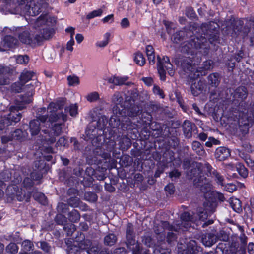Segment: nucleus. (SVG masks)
<instances>
[{
	"mask_svg": "<svg viewBox=\"0 0 254 254\" xmlns=\"http://www.w3.org/2000/svg\"><path fill=\"white\" fill-rule=\"evenodd\" d=\"M216 236L217 241L219 240L224 242L227 241L229 238L228 234L224 231H220Z\"/></svg>",
	"mask_w": 254,
	"mask_h": 254,
	"instance_id": "8fccbe9b",
	"label": "nucleus"
},
{
	"mask_svg": "<svg viewBox=\"0 0 254 254\" xmlns=\"http://www.w3.org/2000/svg\"><path fill=\"white\" fill-rule=\"evenodd\" d=\"M237 169L239 174L243 178H246L248 176V170L244 165L239 164L237 167Z\"/></svg>",
	"mask_w": 254,
	"mask_h": 254,
	"instance_id": "de8ad7c7",
	"label": "nucleus"
},
{
	"mask_svg": "<svg viewBox=\"0 0 254 254\" xmlns=\"http://www.w3.org/2000/svg\"><path fill=\"white\" fill-rule=\"evenodd\" d=\"M17 30L18 32L19 39L22 43L33 47L40 45L41 38L39 34L31 35L28 30L22 31L21 28H18Z\"/></svg>",
	"mask_w": 254,
	"mask_h": 254,
	"instance_id": "0eeeda50",
	"label": "nucleus"
},
{
	"mask_svg": "<svg viewBox=\"0 0 254 254\" xmlns=\"http://www.w3.org/2000/svg\"><path fill=\"white\" fill-rule=\"evenodd\" d=\"M243 24V22L242 20H237L235 21L234 24L233 31L236 34H238V33L240 31L242 28V26Z\"/></svg>",
	"mask_w": 254,
	"mask_h": 254,
	"instance_id": "864d4df0",
	"label": "nucleus"
},
{
	"mask_svg": "<svg viewBox=\"0 0 254 254\" xmlns=\"http://www.w3.org/2000/svg\"><path fill=\"white\" fill-rule=\"evenodd\" d=\"M68 205L72 207H77L80 203L79 199L77 197H72L67 200Z\"/></svg>",
	"mask_w": 254,
	"mask_h": 254,
	"instance_id": "37998d69",
	"label": "nucleus"
},
{
	"mask_svg": "<svg viewBox=\"0 0 254 254\" xmlns=\"http://www.w3.org/2000/svg\"><path fill=\"white\" fill-rule=\"evenodd\" d=\"M16 62L20 64H26L29 61V57L27 55H18L17 56Z\"/></svg>",
	"mask_w": 254,
	"mask_h": 254,
	"instance_id": "bf43d9fd",
	"label": "nucleus"
},
{
	"mask_svg": "<svg viewBox=\"0 0 254 254\" xmlns=\"http://www.w3.org/2000/svg\"><path fill=\"white\" fill-rule=\"evenodd\" d=\"M217 206V203L213 201L208 200L204 203L205 209L210 214H211L215 211Z\"/></svg>",
	"mask_w": 254,
	"mask_h": 254,
	"instance_id": "72a5a7b5",
	"label": "nucleus"
},
{
	"mask_svg": "<svg viewBox=\"0 0 254 254\" xmlns=\"http://www.w3.org/2000/svg\"><path fill=\"white\" fill-rule=\"evenodd\" d=\"M190 215V218H193L194 221L191 222V225L192 223H198L199 221H204L207 219L208 216L210 214L205 210V211L202 210V208H200L198 210L197 214H193L191 215L190 213L187 212ZM191 225L189 227L190 228Z\"/></svg>",
	"mask_w": 254,
	"mask_h": 254,
	"instance_id": "aec40b11",
	"label": "nucleus"
},
{
	"mask_svg": "<svg viewBox=\"0 0 254 254\" xmlns=\"http://www.w3.org/2000/svg\"><path fill=\"white\" fill-rule=\"evenodd\" d=\"M23 184L25 188H29L33 186V182L30 178L27 177L24 179Z\"/></svg>",
	"mask_w": 254,
	"mask_h": 254,
	"instance_id": "69168bd1",
	"label": "nucleus"
},
{
	"mask_svg": "<svg viewBox=\"0 0 254 254\" xmlns=\"http://www.w3.org/2000/svg\"><path fill=\"white\" fill-rule=\"evenodd\" d=\"M231 204L232 208L235 211L238 212L241 208V202L237 198L233 199Z\"/></svg>",
	"mask_w": 254,
	"mask_h": 254,
	"instance_id": "c03bdc74",
	"label": "nucleus"
},
{
	"mask_svg": "<svg viewBox=\"0 0 254 254\" xmlns=\"http://www.w3.org/2000/svg\"><path fill=\"white\" fill-rule=\"evenodd\" d=\"M117 240L116 236L113 233H110L104 237V242L105 245L111 246L116 243Z\"/></svg>",
	"mask_w": 254,
	"mask_h": 254,
	"instance_id": "473e14b6",
	"label": "nucleus"
},
{
	"mask_svg": "<svg viewBox=\"0 0 254 254\" xmlns=\"http://www.w3.org/2000/svg\"><path fill=\"white\" fill-rule=\"evenodd\" d=\"M143 243L148 247H152L154 242L150 236H144L142 239Z\"/></svg>",
	"mask_w": 254,
	"mask_h": 254,
	"instance_id": "603ef678",
	"label": "nucleus"
},
{
	"mask_svg": "<svg viewBox=\"0 0 254 254\" xmlns=\"http://www.w3.org/2000/svg\"><path fill=\"white\" fill-rule=\"evenodd\" d=\"M18 43V40L9 35L4 37L0 44V51H3L15 47Z\"/></svg>",
	"mask_w": 254,
	"mask_h": 254,
	"instance_id": "dca6fc26",
	"label": "nucleus"
},
{
	"mask_svg": "<svg viewBox=\"0 0 254 254\" xmlns=\"http://www.w3.org/2000/svg\"><path fill=\"white\" fill-rule=\"evenodd\" d=\"M181 68L183 71L190 78H195L199 75H196L195 73L192 75L196 70L195 66L192 64V61L190 57H184L181 59L180 61Z\"/></svg>",
	"mask_w": 254,
	"mask_h": 254,
	"instance_id": "ddd939ff",
	"label": "nucleus"
},
{
	"mask_svg": "<svg viewBox=\"0 0 254 254\" xmlns=\"http://www.w3.org/2000/svg\"><path fill=\"white\" fill-rule=\"evenodd\" d=\"M42 35H40L41 40L40 43L43 41V40H47L50 38L54 34V30L52 28H44L43 29V31L41 32Z\"/></svg>",
	"mask_w": 254,
	"mask_h": 254,
	"instance_id": "f704fd0d",
	"label": "nucleus"
},
{
	"mask_svg": "<svg viewBox=\"0 0 254 254\" xmlns=\"http://www.w3.org/2000/svg\"><path fill=\"white\" fill-rule=\"evenodd\" d=\"M103 13V10L101 9H98L97 10H95L89 13H88L86 16V18L88 19H92L95 17L99 16L101 15Z\"/></svg>",
	"mask_w": 254,
	"mask_h": 254,
	"instance_id": "3c124183",
	"label": "nucleus"
},
{
	"mask_svg": "<svg viewBox=\"0 0 254 254\" xmlns=\"http://www.w3.org/2000/svg\"><path fill=\"white\" fill-rule=\"evenodd\" d=\"M128 97L126 98L124 102L120 93L116 92L114 93L112 98V102L115 105L113 109V114L117 115L118 112H119L120 115L126 113L125 107L128 106V105L126 104L128 100Z\"/></svg>",
	"mask_w": 254,
	"mask_h": 254,
	"instance_id": "9b49d317",
	"label": "nucleus"
},
{
	"mask_svg": "<svg viewBox=\"0 0 254 254\" xmlns=\"http://www.w3.org/2000/svg\"><path fill=\"white\" fill-rule=\"evenodd\" d=\"M230 155V151L229 149L225 147H219L216 149L215 156L216 158L219 161H223L227 159Z\"/></svg>",
	"mask_w": 254,
	"mask_h": 254,
	"instance_id": "4be33fe9",
	"label": "nucleus"
},
{
	"mask_svg": "<svg viewBox=\"0 0 254 254\" xmlns=\"http://www.w3.org/2000/svg\"><path fill=\"white\" fill-rule=\"evenodd\" d=\"M131 95L132 96L130 97L128 100L129 103L127 104L128 105V106L125 107V110L127 115L132 117H135L139 114L141 110V108L137 104V102H135L136 97L138 96V93L136 91H134L131 93Z\"/></svg>",
	"mask_w": 254,
	"mask_h": 254,
	"instance_id": "9d476101",
	"label": "nucleus"
},
{
	"mask_svg": "<svg viewBox=\"0 0 254 254\" xmlns=\"http://www.w3.org/2000/svg\"><path fill=\"white\" fill-rule=\"evenodd\" d=\"M193 184L196 187L199 188L203 193L208 191L211 188V184L204 176L195 177L193 179Z\"/></svg>",
	"mask_w": 254,
	"mask_h": 254,
	"instance_id": "2eb2a0df",
	"label": "nucleus"
},
{
	"mask_svg": "<svg viewBox=\"0 0 254 254\" xmlns=\"http://www.w3.org/2000/svg\"><path fill=\"white\" fill-rule=\"evenodd\" d=\"M192 148L193 151H194L199 156H202L205 153L203 146L197 141H193L192 143Z\"/></svg>",
	"mask_w": 254,
	"mask_h": 254,
	"instance_id": "7c9ffc66",
	"label": "nucleus"
},
{
	"mask_svg": "<svg viewBox=\"0 0 254 254\" xmlns=\"http://www.w3.org/2000/svg\"><path fill=\"white\" fill-rule=\"evenodd\" d=\"M68 209V204L61 202L57 206V210L59 212L66 213Z\"/></svg>",
	"mask_w": 254,
	"mask_h": 254,
	"instance_id": "13d9d810",
	"label": "nucleus"
},
{
	"mask_svg": "<svg viewBox=\"0 0 254 254\" xmlns=\"http://www.w3.org/2000/svg\"><path fill=\"white\" fill-rule=\"evenodd\" d=\"M22 246L24 251H30L33 247V244L29 240H25L22 242Z\"/></svg>",
	"mask_w": 254,
	"mask_h": 254,
	"instance_id": "052dcab7",
	"label": "nucleus"
},
{
	"mask_svg": "<svg viewBox=\"0 0 254 254\" xmlns=\"http://www.w3.org/2000/svg\"><path fill=\"white\" fill-rule=\"evenodd\" d=\"M153 92L154 94L156 95H158L160 96V97L162 98H164V94L163 92V91L159 87L157 86H154L153 89Z\"/></svg>",
	"mask_w": 254,
	"mask_h": 254,
	"instance_id": "338daca9",
	"label": "nucleus"
},
{
	"mask_svg": "<svg viewBox=\"0 0 254 254\" xmlns=\"http://www.w3.org/2000/svg\"><path fill=\"white\" fill-rule=\"evenodd\" d=\"M65 110L67 112H69L71 116H74L77 113V106L76 105H71Z\"/></svg>",
	"mask_w": 254,
	"mask_h": 254,
	"instance_id": "680f3d73",
	"label": "nucleus"
},
{
	"mask_svg": "<svg viewBox=\"0 0 254 254\" xmlns=\"http://www.w3.org/2000/svg\"><path fill=\"white\" fill-rule=\"evenodd\" d=\"M200 251H201V248L197 246L195 241L190 240L187 243V251L186 252L188 254H197Z\"/></svg>",
	"mask_w": 254,
	"mask_h": 254,
	"instance_id": "c85d7f7f",
	"label": "nucleus"
},
{
	"mask_svg": "<svg viewBox=\"0 0 254 254\" xmlns=\"http://www.w3.org/2000/svg\"><path fill=\"white\" fill-rule=\"evenodd\" d=\"M58 105L51 103L48 108L47 123L51 125L50 130H42L45 134L44 139L48 144H53L56 141V137L62 133V129L64 127V123L67 120L66 115L62 112H57Z\"/></svg>",
	"mask_w": 254,
	"mask_h": 254,
	"instance_id": "7ed1b4c3",
	"label": "nucleus"
},
{
	"mask_svg": "<svg viewBox=\"0 0 254 254\" xmlns=\"http://www.w3.org/2000/svg\"><path fill=\"white\" fill-rule=\"evenodd\" d=\"M64 229L67 236L71 235L76 230L75 226L73 224H67L64 226Z\"/></svg>",
	"mask_w": 254,
	"mask_h": 254,
	"instance_id": "49530a36",
	"label": "nucleus"
},
{
	"mask_svg": "<svg viewBox=\"0 0 254 254\" xmlns=\"http://www.w3.org/2000/svg\"><path fill=\"white\" fill-rule=\"evenodd\" d=\"M48 16L46 14L39 16L36 21V25L40 26L46 24L48 21Z\"/></svg>",
	"mask_w": 254,
	"mask_h": 254,
	"instance_id": "5fc2aeb1",
	"label": "nucleus"
},
{
	"mask_svg": "<svg viewBox=\"0 0 254 254\" xmlns=\"http://www.w3.org/2000/svg\"><path fill=\"white\" fill-rule=\"evenodd\" d=\"M12 189L15 192H12V199H16L19 201L25 199L26 202L29 201L31 197V194L29 193L26 195L24 190L22 189H19L17 186L12 187Z\"/></svg>",
	"mask_w": 254,
	"mask_h": 254,
	"instance_id": "f3484780",
	"label": "nucleus"
},
{
	"mask_svg": "<svg viewBox=\"0 0 254 254\" xmlns=\"http://www.w3.org/2000/svg\"><path fill=\"white\" fill-rule=\"evenodd\" d=\"M128 79V77L127 76H113L108 79V81L110 83H112L115 85H122L123 84H126L127 85H129L131 84V82H126Z\"/></svg>",
	"mask_w": 254,
	"mask_h": 254,
	"instance_id": "5701e85b",
	"label": "nucleus"
},
{
	"mask_svg": "<svg viewBox=\"0 0 254 254\" xmlns=\"http://www.w3.org/2000/svg\"><path fill=\"white\" fill-rule=\"evenodd\" d=\"M186 15L190 19L195 18L196 16V14L193 8L191 7H188L186 9Z\"/></svg>",
	"mask_w": 254,
	"mask_h": 254,
	"instance_id": "e2e57ef3",
	"label": "nucleus"
},
{
	"mask_svg": "<svg viewBox=\"0 0 254 254\" xmlns=\"http://www.w3.org/2000/svg\"><path fill=\"white\" fill-rule=\"evenodd\" d=\"M100 97L99 94L97 92H92L88 94L85 98L90 102H94L97 101Z\"/></svg>",
	"mask_w": 254,
	"mask_h": 254,
	"instance_id": "e433bc0d",
	"label": "nucleus"
},
{
	"mask_svg": "<svg viewBox=\"0 0 254 254\" xmlns=\"http://www.w3.org/2000/svg\"><path fill=\"white\" fill-rule=\"evenodd\" d=\"M108 120L105 116H102L97 122L93 121L88 127L86 130V134L90 139H93L96 137L97 129L102 130L108 123Z\"/></svg>",
	"mask_w": 254,
	"mask_h": 254,
	"instance_id": "1a4fd4ad",
	"label": "nucleus"
},
{
	"mask_svg": "<svg viewBox=\"0 0 254 254\" xmlns=\"http://www.w3.org/2000/svg\"><path fill=\"white\" fill-rule=\"evenodd\" d=\"M157 69L159 74L160 79L164 81L165 80V70H167L169 75L173 76L174 74L175 71L173 69V65L170 63L169 58L166 56L163 57L162 59L158 56L157 57Z\"/></svg>",
	"mask_w": 254,
	"mask_h": 254,
	"instance_id": "423d86ee",
	"label": "nucleus"
},
{
	"mask_svg": "<svg viewBox=\"0 0 254 254\" xmlns=\"http://www.w3.org/2000/svg\"><path fill=\"white\" fill-rule=\"evenodd\" d=\"M202 68L204 70H208L213 68V62L209 60L204 62L202 64Z\"/></svg>",
	"mask_w": 254,
	"mask_h": 254,
	"instance_id": "4d7b16f0",
	"label": "nucleus"
},
{
	"mask_svg": "<svg viewBox=\"0 0 254 254\" xmlns=\"http://www.w3.org/2000/svg\"><path fill=\"white\" fill-rule=\"evenodd\" d=\"M229 251L230 254H246L245 248L240 246L236 237L232 238L230 242Z\"/></svg>",
	"mask_w": 254,
	"mask_h": 254,
	"instance_id": "6ab92c4d",
	"label": "nucleus"
},
{
	"mask_svg": "<svg viewBox=\"0 0 254 254\" xmlns=\"http://www.w3.org/2000/svg\"><path fill=\"white\" fill-rule=\"evenodd\" d=\"M163 24L165 26L167 33L171 34L176 28V24L167 20H163Z\"/></svg>",
	"mask_w": 254,
	"mask_h": 254,
	"instance_id": "58836bf2",
	"label": "nucleus"
},
{
	"mask_svg": "<svg viewBox=\"0 0 254 254\" xmlns=\"http://www.w3.org/2000/svg\"><path fill=\"white\" fill-rule=\"evenodd\" d=\"M18 246L15 243H10L6 247V251L8 253L16 254L18 252Z\"/></svg>",
	"mask_w": 254,
	"mask_h": 254,
	"instance_id": "ea45409f",
	"label": "nucleus"
},
{
	"mask_svg": "<svg viewBox=\"0 0 254 254\" xmlns=\"http://www.w3.org/2000/svg\"><path fill=\"white\" fill-rule=\"evenodd\" d=\"M67 81L69 86H75L79 84V78L74 75L68 76Z\"/></svg>",
	"mask_w": 254,
	"mask_h": 254,
	"instance_id": "a19ab883",
	"label": "nucleus"
},
{
	"mask_svg": "<svg viewBox=\"0 0 254 254\" xmlns=\"http://www.w3.org/2000/svg\"><path fill=\"white\" fill-rule=\"evenodd\" d=\"M34 75V72L29 71H23L20 77V81L24 85L27 82L30 80Z\"/></svg>",
	"mask_w": 254,
	"mask_h": 254,
	"instance_id": "2f4dec72",
	"label": "nucleus"
},
{
	"mask_svg": "<svg viewBox=\"0 0 254 254\" xmlns=\"http://www.w3.org/2000/svg\"><path fill=\"white\" fill-rule=\"evenodd\" d=\"M125 114L123 113L122 115H120L119 112L117 115L114 114V115L111 116L109 120V124L111 127L113 128L118 127L123 121L122 118Z\"/></svg>",
	"mask_w": 254,
	"mask_h": 254,
	"instance_id": "a878e982",
	"label": "nucleus"
},
{
	"mask_svg": "<svg viewBox=\"0 0 254 254\" xmlns=\"http://www.w3.org/2000/svg\"><path fill=\"white\" fill-rule=\"evenodd\" d=\"M205 84L204 82L201 80L195 82L191 86V91L192 94L195 96H198L204 89Z\"/></svg>",
	"mask_w": 254,
	"mask_h": 254,
	"instance_id": "393cba45",
	"label": "nucleus"
},
{
	"mask_svg": "<svg viewBox=\"0 0 254 254\" xmlns=\"http://www.w3.org/2000/svg\"><path fill=\"white\" fill-rule=\"evenodd\" d=\"M36 120L31 121L29 123V128L32 135H36L40 131V123H45L48 119V110L45 108L38 109L36 113Z\"/></svg>",
	"mask_w": 254,
	"mask_h": 254,
	"instance_id": "39448f33",
	"label": "nucleus"
},
{
	"mask_svg": "<svg viewBox=\"0 0 254 254\" xmlns=\"http://www.w3.org/2000/svg\"><path fill=\"white\" fill-rule=\"evenodd\" d=\"M33 84L34 87L35 86H36L35 84L36 83V81H32L30 84H28L26 85H24L22 83H21V82H16L13 84L11 85V89L13 91H14L15 92H20L22 90L26 92V93L22 96H21L19 99H20L21 97L24 96V99L26 100L27 99V97L29 96V94L30 95V88L29 87H27V85L30 84ZM34 89V88H33ZM34 94V90H33V94Z\"/></svg>",
	"mask_w": 254,
	"mask_h": 254,
	"instance_id": "4468645a",
	"label": "nucleus"
},
{
	"mask_svg": "<svg viewBox=\"0 0 254 254\" xmlns=\"http://www.w3.org/2000/svg\"><path fill=\"white\" fill-rule=\"evenodd\" d=\"M27 87L30 88V95L29 94L26 100L24 99V96L20 99H17L15 101V105L10 107L9 109L10 113L8 116L5 118L7 126L12 125L13 123L18 122L21 118V114L19 111L26 108V105L32 101L33 84L31 83L27 85Z\"/></svg>",
	"mask_w": 254,
	"mask_h": 254,
	"instance_id": "20e7f679",
	"label": "nucleus"
},
{
	"mask_svg": "<svg viewBox=\"0 0 254 254\" xmlns=\"http://www.w3.org/2000/svg\"><path fill=\"white\" fill-rule=\"evenodd\" d=\"M11 70L8 67L0 65V85H7L9 83L8 75Z\"/></svg>",
	"mask_w": 254,
	"mask_h": 254,
	"instance_id": "412c9836",
	"label": "nucleus"
},
{
	"mask_svg": "<svg viewBox=\"0 0 254 254\" xmlns=\"http://www.w3.org/2000/svg\"><path fill=\"white\" fill-rule=\"evenodd\" d=\"M92 242L90 240L86 239L81 241L79 243V247L83 250H87L92 246Z\"/></svg>",
	"mask_w": 254,
	"mask_h": 254,
	"instance_id": "a18cd8bd",
	"label": "nucleus"
},
{
	"mask_svg": "<svg viewBox=\"0 0 254 254\" xmlns=\"http://www.w3.org/2000/svg\"><path fill=\"white\" fill-rule=\"evenodd\" d=\"M208 83L212 87H216L220 81V75L217 73H213L208 76Z\"/></svg>",
	"mask_w": 254,
	"mask_h": 254,
	"instance_id": "c756f323",
	"label": "nucleus"
},
{
	"mask_svg": "<svg viewBox=\"0 0 254 254\" xmlns=\"http://www.w3.org/2000/svg\"><path fill=\"white\" fill-rule=\"evenodd\" d=\"M134 60L136 64L140 66H143L145 63V59L140 52H137L135 54Z\"/></svg>",
	"mask_w": 254,
	"mask_h": 254,
	"instance_id": "c9c22d12",
	"label": "nucleus"
},
{
	"mask_svg": "<svg viewBox=\"0 0 254 254\" xmlns=\"http://www.w3.org/2000/svg\"><path fill=\"white\" fill-rule=\"evenodd\" d=\"M126 244L127 250L131 251L132 254H148V251L142 252V249L135 240V235L126 234Z\"/></svg>",
	"mask_w": 254,
	"mask_h": 254,
	"instance_id": "f8f14e48",
	"label": "nucleus"
},
{
	"mask_svg": "<svg viewBox=\"0 0 254 254\" xmlns=\"http://www.w3.org/2000/svg\"><path fill=\"white\" fill-rule=\"evenodd\" d=\"M56 222L59 225H64L67 222L65 216L62 214H57L55 218Z\"/></svg>",
	"mask_w": 254,
	"mask_h": 254,
	"instance_id": "79ce46f5",
	"label": "nucleus"
},
{
	"mask_svg": "<svg viewBox=\"0 0 254 254\" xmlns=\"http://www.w3.org/2000/svg\"><path fill=\"white\" fill-rule=\"evenodd\" d=\"M217 24L213 22L202 24L200 27L196 29L194 35L191 30H180L176 32L172 36L174 43H178L184 38L190 37V39L185 41L180 48L181 52L188 55H194L198 53H207L209 43L217 40Z\"/></svg>",
	"mask_w": 254,
	"mask_h": 254,
	"instance_id": "f257e3e1",
	"label": "nucleus"
},
{
	"mask_svg": "<svg viewBox=\"0 0 254 254\" xmlns=\"http://www.w3.org/2000/svg\"><path fill=\"white\" fill-rule=\"evenodd\" d=\"M33 0H20L18 6L17 7V11L20 10L21 14H27L31 16H35L41 12L42 10L38 5H34Z\"/></svg>",
	"mask_w": 254,
	"mask_h": 254,
	"instance_id": "6e6552de",
	"label": "nucleus"
},
{
	"mask_svg": "<svg viewBox=\"0 0 254 254\" xmlns=\"http://www.w3.org/2000/svg\"><path fill=\"white\" fill-rule=\"evenodd\" d=\"M202 242L205 246L210 247L217 242V236L211 233L206 234L202 237Z\"/></svg>",
	"mask_w": 254,
	"mask_h": 254,
	"instance_id": "cd10ccee",
	"label": "nucleus"
},
{
	"mask_svg": "<svg viewBox=\"0 0 254 254\" xmlns=\"http://www.w3.org/2000/svg\"><path fill=\"white\" fill-rule=\"evenodd\" d=\"M181 175V172L178 170L174 169L169 173V177L173 180L174 179L178 178Z\"/></svg>",
	"mask_w": 254,
	"mask_h": 254,
	"instance_id": "774afa93",
	"label": "nucleus"
},
{
	"mask_svg": "<svg viewBox=\"0 0 254 254\" xmlns=\"http://www.w3.org/2000/svg\"><path fill=\"white\" fill-rule=\"evenodd\" d=\"M69 219L72 222H76L80 219V214L76 210H73L68 215Z\"/></svg>",
	"mask_w": 254,
	"mask_h": 254,
	"instance_id": "4c0bfd02",
	"label": "nucleus"
},
{
	"mask_svg": "<svg viewBox=\"0 0 254 254\" xmlns=\"http://www.w3.org/2000/svg\"><path fill=\"white\" fill-rule=\"evenodd\" d=\"M110 37L109 33H106L104 35L105 40L96 43V45L99 47H104L106 46L109 43V40Z\"/></svg>",
	"mask_w": 254,
	"mask_h": 254,
	"instance_id": "09e8293b",
	"label": "nucleus"
},
{
	"mask_svg": "<svg viewBox=\"0 0 254 254\" xmlns=\"http://www.w3.org/2000/svg\"><path fill=\"white\" fill-rule=\"evenodd\" d=\"M194 221V218H190L188 212L183 213L181 216V220L177 221L174 225H170L167 221H161L155 224L154 228L158 241H162L167 238L168 243L176 239V235L173 232L180 230L186 231L191 226V222Z\"/></svg>",
	"mask_w": 254,
	"mask_h": 254,
	"instance_id": "f03ea898",
	"label": "nucleus"
},
{
	"mask_svg": "<svg viewBox=\"0 0 254 254\" xmlns=\"http://www.w3.org/2000/svg\"><path fill=\"white\" fill-rule=\"evenodd\" d=\"M204 171L207 172L208 176H211L215 178V180L218 184L221 186H224V179L216 170L213 169L210 164L206 163L205 164Z\"/></svg>",
	"mask_w": 254,
	"mask_h": 254,
	"instance_id": "a211bd4d",
	"label": "nucleus"
},
{
	"mask_svg": "<svg viewBox=\"0 0 254 254\" xmlns=\"http://www.w3.org/2000/svg\"><path fill=\"white\" fill-rule=\"evenodd\" d=\"M248 95V91L246 88L244 86H240L235 91L234 97L238 101L245 99Z\"/></svg>",
	"mask_w": 254,
	"mask_h": 254,
	"instance_id": "bb28decb",
	"label": "nucleus"
},
{
	"mask_svg": "<svg viewBox=\"0 0 254 254\" xmlns=\"http://www.w3.org/2000/svg\"><path fill=\"white\" fill-rule=\"evenodd\" d=\"M182 127L185 137L188 138L191 137L192 130L195 127V125L191 122L186 120L184 121Z\"/></svg>",
	"mask_w": 254,
	"mask_h": 254,
	"instance_id": "b1692460",
	"label": "nucleus"
},
{
	"mask_svg": "<svg viewBox=\"0 0 254 254\" xmlns=\"http://www.w3.org/2000/svg\"><path fill=\"white\" fill-rule=\"evenodd\" d=\"M239 230L242 232V233L240 235V237H239V239L241 241V242L242 243V245L240 246L241 247H243L244 248H245V245H246L247 244V239H248V238L244 234L243 232H244V230H243V228L241 227V226H239Z\"/></svg>",
	"mask_w": 254,
	"mask_h": 254,
	"instance_id": "6e6d98bb",
	"label": "nucleus"
},
{
	"mask_svg": "<svg viewBox=\"0 0 254 254\" xmlns=\"http://www.w3.org/2000/svg\"><path fill=\"white\" fill-rule=\"evenodd\" d=\"M224 189L228 192H233L237 190V187L232 183H229L224 186Z\"/></svg>",
	"mask_w": 254,
	"mask_h": 254,
	"instance_id": "0e129e2a",
	"label": "nucleus"
}]
</instances>
